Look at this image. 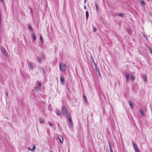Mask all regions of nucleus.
<instances>
[{"label": "nucleus", "instance_id": "393cba45", "mask_svg": "<svg viewBox=\"0 0 152 152\" xmlns=\"http://www.w3.org/2000/svg\"><path fill=\"white\" fill-rule=\"evenodd\" d=\"M143 79L145 81H147V77L146 76H144L143 77Z\"/></svg>", "mask_w": 152, "mask_h": 152}, {"label": "nucleus", "instance_id": "a211bd4d", "mask_svg": "<svg viewBox=\"0 0 152 152\" xmlns=\"http://www.w3.org/2000/svg\"><path fill=\"white\" fill-rule=\"evenodd\" d=\"M130 78L132 80H134V79L135 77L133 75H131L130 76Z\"/></svg>", "mask_w": 152, "mask_h": 152}, {"label": "nucleus", "instance_id": "9d476101", "mask_svg": "<svg viewBox=\"0 0 152 152\" xmlns=\"http://www.w3.org/2000/svg\"><path fill=\"white\" fill-rule=\"evenodd\" d=\"M29 65L30 68L31 69H33V66L32 63L31 62H29Z\"/></svg>", "mask_w": 152, "mask_h": 152}, {"label": "nucleus", "instance_id": "a19ab883", "mask_svg": "<svg viewBox=\"0 0 152 152\" xmlns=\"http://www.w3.org/2000/svg\"><path fill=\"white\" fill-rule=\"evenodd\" d=\"M84 9H86V6H84Z\"/></svg>", "mask_w": 152, "mask_h": 152}, {"label": "nucleus", "instance_id": "cd10ccee", "mask_svg": "<svg viewBox=\"0 0 152 152\" xmlns=\"http://www.w3.org/2000/svg\"><path fill=\"white\" fill-rule=\"evenodd\" d=\"M41 83L40 82H39L38 83V85L39 87H41Z\"/></svg>", "mask_w": 152, "mask_h": 152}, {"label": "nucleus", "instance_id": "37998d69", "mask_svg": "<svg viewBox=\"0 0 152 152\" xmlns=\"http://www.w3.org/2000/svg\"><path fill=\"white\" fill-rule=\"evenodd\" d=\"M86 0H84V3H86Z\"/></svg>", "mask_w": 152, "mask_h": 152}, {"label": "nucleus", "instance_id": "a878e982", "mask_svg": "<svg viewBox=\"0 0 152 152\" xmlns=\"http://www.w3.org/2000/svg\"><path fill=\"white\" fill-rule=\"evenodd\" d=\"M40 70H41L42 71L43 73H45V71L42 68H40Z\"/></svg>", "mask_w": 152, "mask_h": 152}, {"label": "nucleus", "instance_id": "39448f33", "mask_svg": "<svg viewBox=\"0 0 152 152\" xmlns=\"http://www.w3.org/2000/svg\"><path fill=\"white\" fill-rule=\"evenodd\" d=\"M58 138L60 142L62 143L63 141V137L61 135H58Z\"/></svg>", "mask_w": 152, "mask_h": 152}, {"label": "nucleus", "instance_id": "1a4fd4ad", "mask_svg": "<svg viewBox=\"0 0 152 152\" xmlns=\"http://www.w3.org/2000/svg\"><path fill=\"white\" fill-rule=\"evenodd\" d=\"M95 6H96V11L97 12H98L99 11V6L96 3H95Z\"/></svg>", "mask_w": 152, "mask_h": 152}, {"label": "nucleus", "instance_id": "b1692460", "mask_svg": "<svg viewBox=\"0 0 152 152\" xmlns=\"http://www.w3.org/2000/svg\"><path fill=\"white\" fill-rule=\"evenodd\" d=\"M36 149V147L35 146V145H34L33 146V148L32 149L31 151H33L34 150Z\"/></svg>", "mask_w": 152, "mask_h": 152}, {"label": "nucleus", "instance_id": "ea45409f", "mask_svg": "<svg viewBox=\"0 0 152 152\" xmlns=\"http://www.w3.org/2000/svg\"><path fill=\"white\" fill-rule=\"evenodd\" d=\"M0 1L2 2H4V0H0Z\"/></svg>", "mask_w": 152, "mask_h": 152}, {"label": "nucleus", "instance_id": "4468645a", "mask_svg": "<svg viewBox=\"0 0 152 152\" xmlns=\"http://www.w3.org/2000/svg\"><path fill=\"white\" fill-rule=\"evenodd\" d=\"M32 36L34 40L35 41L36 39V37L35 34L34 33H33L32 34Z\"/></svg>", "mask_w": 152, "mask_h": 152}, {"label": "nucleus", "instance_id": "f257e3e1", "mask_svg": "<svg viewBox=\"0 0 152 152\" xmlns=\"http://www.w3.org/2000/svg\"><path fill=\"white\" fill-rule=\"evenodd\" d=\"M67 117L69 121V124L70 128H72L73 126L72 122V120L71 116L70 113L67 115Z\"/></svg>", "mask_w": 152, "mask_h": 152}, {"label": "nucleus", "instance_id": "c756f323", "mask_svg": "<svg viewBox=\"0 0 152 152\" xmlns=\"http://www.w3.org/2000/svg\"><path fill=\"white\" fill-rule=\"evenodd\" d=\"M118 15L121 17H123L124 16V14L123 13H120L118 14Z\"/></svg>", "mask_w": 152, "mask_h": 152}, {"label": "nucleus", "instance_id": "c85d7f7f", "mask_svg": "<svg viewBox=\"0 0 152 152\" xmlns=\"http://www.w3.org/2000/svg\"><path fill=\"white\" fill-rule=\"evenodd\" d=\"M1 13L0 12V26L1 24Z\"/></svg>", "mask_w": 152, "mask_h": 152}, {"label": "nucleus", "instance_id": "bb28decb", "mask_svg": "<svg viewBox=\"0 0 152 152\" xmlns=\"http://www.w3.org/2000/svg\"><path fill=\"white\" fill-rule=\"evenodd\" d=\"M30 10L31 11V15H32L33 14V10L31 8H30Z\"/></svg>", "mask_w": 152, "mask_h": 152}, {"label": "nucleus", "instance_id": "f8f14e48", "mask_svg": "<svg viewBox=\"0 0 152 152\" xmlns=\"http://www.w3.org/2000/svg\"><path fill=\"white\" fill-rule=\"evenodd\" d=\"M140 112L141 115L143 116L144 115V113L143 110L141 109H140Z\"/></svg>", "mask_w": 152, "mask_h": 152}, {"label": "nucleus", "instance_id": "8fccbe9b", "mask_svg": "<svg viewBox=\"0 0 152 152\" xmlns=\"http://www.w3.org/2000/svg\"><path fill=\"white\" fill-rule=\"evenodd\" d=\"M148 0V1H150V0Z\"/></svg>", "mask_w": 152, "mask_h": 152}, {"label": "nucleus", "instance_id": "0eeeda50", "mask_svg": "<svg viewBox=\"0 0 152 152\" xmlns=\"http://www.w3.org/2000/svg\"><path fill=\"white\" fill-rule=\"evenodd\" d=\"M94 65H95V68L96 70L98 73L99 75H100L99 69L98 68V67H97V65L96 64H95V63H94Z\"/></svg>", "mask_w": 152, "mask_h": 152}, {"label": "nucleus", "instance_id": "c9c22d12", "mask_svg": "<svg viewBox=\"0 0 152 152\" xmlns=\"http://www.w3.org/2000/svg\"><path fill=\"white\" fill-rule=\"evenodd\" d=\"M28 149L29 150H31V151L32 149L31 148L29 147H28Z\"/></svg>", "mask_w": 152, "mask_h": 152}, {"label": "nucleus", "instance_id": "7c9ffc66", "mask_svg": "<svg viewBox=\"0 0 152 152\" xmlns=\"http://www.w3.org/2000/svg\"><path fill=\"white\" fill-rule=\"evenodd\" d=\"M148 48H149V50H150V52L151 51H152V48L150 46H149L148 47Z\"/></svg>", "mask_w": 152, "mask_h": 152}, {"label": "nucleus", "instance_id": "9b49d317", "mask_svg": "<svg viewBox=\"0 0 152 152\" xmlns=\"http://www.w3.org/2000/svg\"><path fill=\"white\" fill-rule=\"evenodd\" d=\"M39 120L43 124L44 123V119L43 118H39Z\"/></svg>", "mask_w": 152, "mask_h": 152}, {"label": "nucleus", "instance_id": "6ab92c4d", "mask_svg": "<svg viewBox=\"0 0 152 152\" xmlns=\"http://www.w3.org/2000/svg\"><path fill=\"white\" fill-rule=\"evenodd\" d=\"M126 77L127 80V81H128L129 80V74H126Z\"/></svg>", "mask_w": 152, "mask_h": 152}, {"label": "nucleus", "instance_id": "6e6552de", "mask_svg": "<svg viewBox=\"0 0 152 152\" xmlns=\"http://www.w3.org/2000/svg\"><path fill=\"white\" fill-rule=\"evenodd\" d=\"M140 2L142 6H144L145 5V3L143 0H140Z\"/></svg>", "mask_w": 152, "mask_h": 152}, {"label": "nucleus", "instance_id": "58836bf2", "mask_svg": "<svg viewBox=\"0 0 152 152\" xmlns=\"http://www.w3.org/2000/svg\"><path fill=\"white\" fill-rule=\"evenodd\" d=\"M50 152H53V151L52 150H50Z\"/></svg>", "mask_w": 152, "mask_h": 152}, {"label": "nucleus", "instance_id": "4be33fe9", "mask_svg": "<svg viewBox=\"0 0 152 152\" xmlns=\"http://www.w3.org/2000/svg\"><path fill=\"white\" fill-rule=\"evenodd\" d=\"M38 61L39 62H41L42 61V59L41 57H39L38 59Z\"/></svg>", "mask_w": 152, "mask_h": 152}, {"label": "nucleus", "instance_id": "dca6fc26", "mask_svg": "<svg viewBox=\"0 0 152 152\" xmlns=\"http://www.w3.org/2000/svg\"><path fill=\"white\" fill-rule=\"evenodd\" d=\"M88 15H89V13L88 11H86V18L87 20L88 18Z\"/></svg>", "mask_w": 152, "mask_h": 152}, {"label": "nucleus", "instance_id": "f704fd0d", "mask_svg": "<svg viewBox=\"0 0 152 152\" xmlns=\"http://www.w3.org/2000/svg\"><path fill=\"white\" fill-rule=\"evenodd\" d=\"M49 124L51 127H52L53 126V124L51 123H49Z\"/></svg>", "mask_w": 152, "mask_h": 152}, {"label": "nucleus", "instance_id": "79ce46f5", "mask_svg": "<svg viewBox=\"0 0 152 152\" xmlns=\"http://www.w3.org/2000/svg\"><path fill=\"white\" fill-rule=\"evenodd\" d=\"M38 88H38V87L37 86V87H36V89H38Z\"/></svg>", "mask_w": 152, "mask_h": 152}, {"label": "nucleus", "instance_id": "20e7f679", "mask_svg": "<svg viewBox=\"0 0 152 152\" xmlns=\"http://www.w3.org/2000/svg\"><path fill=\"white\" fill-rule=\"evenodd\" d=\"M60 70L61 71H64L66 69L65 64L62 63L61 64L60 66Z\"/></svg>", "mask_w": 152, "mask_h": 152}, {"label": "nucleus", "instance_id": "5701e85b", "mask_svg": "<svg viewBox=\"0 0 152 152\" xmlns=\"http://www.w3.org/2000/svg\"><path fill=\"white\" fill-rule=\"evenodd\" d=\"M56 114L58 115H60V112L58 110H56Z\"/></svg>", "mask_w": 152, "mask_h": 152}, {"label": "nucleus", "instance_id": "ddd939ff", "mask_svg": "<svg viewBox=\"0 0 152 152\" xmlns=\"http://www.w3.org/2000/svg\"><path fill=\"white\" fill-rule=\"evenodd\" d=\"M129 104L131 107V108H133L134 107V106L132 102L131 101H130L129 102Z\"/></svg>", "mask_w": 152, "mask_h": 152}, {"label": "nucleus", "instance_id": "f3484780", "mask_svg": "<svg viewBox=\"0 0 152 152\" xmlns=\"http://www.w3.org/2000/svg\"><path fill=\"white\" fill-rule=\"evenodd\" d=\"M83 99H84V102L85 103V102L87 103V98H86V96L84 95L83 96Z\"/></svg>", "mask_w": 152, "mask_h": 152}, {"label": "nucleus", "instance_id": "e433bc0d", "mask_svg": "<svg viewBox=\"0 0 152 152\" xmlns=\"http://www.w3.org/2000/svg\"><path fill=\"white\" fill-rule=\"evenodd\" d=\"M108 145H109V147L111 146L110 143L109 142H108Z\"/></svg>", "mask_w": 152, "mask_h": 152}, {"label": "nucleus", "instance_id": "412c9836", "mask_svg": "<svg viewBox=\"0 0 152 152\" xmlns=\"http://www.w3.org/2000/svg\"><path fill=\"white\" fill-rule=\"evenodd\" d=\"M28 28L31 30H32V28L31 26L30 25H28Z\"/></svg>", "mask_w": 152, "mask_h": 152}, {"label": "nucleus", "instance_id": "72a5a7b5", "mask_svg": "<svg viewBox=\"0 0 152 152\" xmlns=\"http://www.w3.org/2000/svg\"><path fill=\"white\" fill-rule=\"evenodd\" d=\"M128 32L129 34H131V31L130 30H128Z\"/></svg>", "mask_w": 152, "mask_h": 152}, {"label": "nucleus", "instance_id": "2f4dec72", "mask_svg": "<svg viewBox=\"0 0 152 152\" xmlns=\"http://www.w3.org/2000/svg\"><path fill=\"white\" fill-rule=\"evenodd\" d=\"M6 96L8 97V91H6Z\"/></svg>", "mask_w": 152, "mask_h": 152}, {"label": "nucleus", "instance_id": "49530a36", "mask_svg": "<svg viewBox=\"0 0 152 152\" xmlns=\"http://www.w3.org/2000/svg\"><path fill=\"white\" fill-rule=\"evenodd\" d=\"M145 38H146V39H148V38L147 37H145Z\"/></svg>", "mask_w": 152, "mask_h": 152}, {"label": "nucleus", "instance_id": "de8ad7c7", "mask_svg": "<svg viewBox=\"0 0 152 152\" xmlns=\"http://www.w3.org/2000/svg\"><path fill=\"white\" fill-rule=\"evenodd\" d=\"M51 105H50V107Z\"/></svg>", "mask_w": 152, "mask_h": 152}, {"label": "nucleus", "instance_id": "7ed1b4c3", "mask_svg": "<svg viewBox=\"0 0 152 152\" xmlns=\"http://www.w3.org/2000/svg\"><path fill=\"white\" fill-rule=\"evenodd\" d=\"M133 146L135 152H140L139 150L136 143L133 142Z\"/></svg>", "mask_w": 152, "mask_h": 152}, {"label": "nucleus", "instance_id": "a18cd8bd", "mask_svg": "<svg viewBox=\"0 0 152 152\" xmlns=\"http://www.w3.org/2000/svg\"><path fill=\"white\" fill-rule=\"evenodd\" d=\"M152 54V51H151L150 52Z\"/></svg>", "mask_w": 152, "mask_h": 152}, {"label": "nucleus", "instance_id": "09e8293b", "mask_svg": "<svg viewBox=\"0 0 152 152\" xmlns=\"http://www.w3.org/2000/svg\"><path fill=\"white\" fill-rule=\"evenodd\" d=\"M51 105H50V107Z\"/></svg>", "mask_w": 152, "mask_h": 152}, {"label": "nucleus", "instance_id": "2eb2a0df", "mask_svg": "<svg viewBox=\"0 0 152 152\" xmlns=\"http://www.w3.org/2000/svg\"><path fill=\"white\" fill-rule=\"evenodd\" d=\"M2 52H3V53H4V54L5 56H6L7 55V52H6L5 50H4V49H2Z\"/></svg>", "mask_w": 152, "mask_h": 152}, {"label": "nucleus", "instance_id": "c03bdc74", "mask_svg": "<svg viewBox=\"0 0 152 152\" xmlns=\"http://www.w3.org/2000/svg\"><path fill=\"white\" fill-rule=\"evenodd\" d=\"M110 151V152H113V150H111V151Z\"/></svg>", "mask_w": 152, "mask_h": 152}, {"label": "nucleus", "instance_id": "f03ea898", "mask_svg": "<svg viewBox=\"0 0 152 152\" xmlns=\"http://www.w3.org/2000/svg\"><path fill=\"white\" fill-rule=\"evenodd\" d=\"M62 113L63 115L66 116L67 115L69 114L68 113V111L66 107L65 106L63 107L62 109Z\"/></svg>", "mask_w": 152, "mask_h": 152}, {"label": "nucleus", "instance_id": "473e14b6", "mask_svg": "<svg viewBox=\"0 0 152 152\" xmlns=\"http://www.w3.org/2000/svg\"><path fill=\"white\" fill-rule=\"evenodd\" d=\"M96 31V28L95 27L93 28V31L94 32H95Z\"/></svg>", "mask_w": 152, "mask_h": 152}, {"label": "nucleus", "instance_id": "aec40b11", "mask_svg": "<svg viewBox=\"0 0 152 152\" xmlns=\"http://www.w3.org/2000/svg\"><path fill=\"white\" fill-rule=\"evenodd\" d=\"M40 39L41 42H42V43H43V39L41 35H40Z\"/></svg>", "mask_w": 152, "mask_h": 152}, {"label": "nucleus", "instance_id": "4c0bfd02", "mask_svg": "<svg viewBox=\"0 0 152 152\" xmlns=\"http://www.w3.org/2000/svg\"><path fill=\"white\" fill-rule=\"evenodd\" d=\"M109 148H110V151L111 150H112V146L110 147Z\"/></svg>", "mask_w": 152, "mask_h": 152}, {"label": "nucleus", "instance_id": "423d86ee", "mask_svg": "<svg viewBox=\"0 0 152 152\" xmlns=\"http://www.w3.org/2000/svg\"><path fill=\"white\" fill-rule=\"evenodd\" d=\"M60 79L61 83L64 84V78L63 75L60 76Z\"/></svg>", "mask_w": 152, "mask_h": 152}]
</instances>
